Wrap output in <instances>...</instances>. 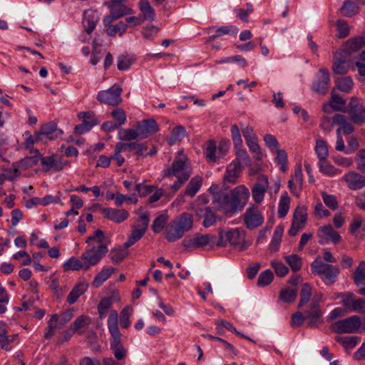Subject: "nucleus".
I'll use <instances>...</instances> for the list:
<instances>
[{
	"label": "nucleus",
	"mask_w": 365,
	"mask_h": 365,
	"mask_svg": "<svg viewBox=\"0 0 365 365\" xmlns=\"http://www.w3.org/2000/svg\"><path fill=\"white\" fill-rule=\"evenodd\" d=\"M209 192L212 195V207L225 214L241 211L250 198V191L243 185L237 186L230 192L213 185L209 188Z\"/></svg>",
	"instance_id": "f257e3e1"
},
{
	"label": "nucleus",
	"mask_w": 365,
	"mask_h": 365,
	"mask_svg": "<svg viewBox=\"0 0 365 365\" xmlns=\"http://www.w3.org/2000/svg\"><path fill=\"white\" fill-rule=\"evenodd\" d=\"M118 313L116 310L110 312L108 319V329L111 335L110 349L117 360L123 359L127 354L126 349L121 343L122 334L118 326Z\"/></svg>",
	"instance_id": "f03ea898"
},
{
	"label": "nucleus",
	"mask_w": 365,
	"mask_h": 365,
	"mask_svg": "<svg viewBox=\"0 0 365 365\" xmlns=\"http://www.w3.org/2000/svg\"><path fill=\"white\" fill-rule=\"evenodd\" d=\"M361 327L365 330V319L362 322L359 316L353 315L331 324L330 329L336 334H353L356 333Z\"/></svg>",
	"instance_id": "7ed1b4c3"
},
{
	"label": "nucleus",
	"mask_w": 365,
	"mask_h": 365,
	"mask_svg": "<svg viewBox=\"0 0 365 365\" xmlns=\"http://www.w3.org/2000/svg\"><path fill=\"white\" fill-rule=\"evenodd\" d=\"M108 251V249L104 244H101L98 246L92 245V247L81 255L84 270H88L91 267L96 265L106 256Z\"/></svg>",
	"instance_id": "20e7f679"
},
{
	"label": "nucleus",
	"mask_w": 365,
	"mask_h": 365,
	"mask_svg": "<svg viewBox=\"0 0 365 365\" xmlns=\"http://www.w3.org/2000/svg\"><path fill=\"white\" fill-rule=\"evenodd\" d=\"M311 269L314 274L319 276H324L327 280L326 284L328 285L334 284L339 274V268L318 259L312 262Z\"/></svg>",
	"instance_id": "39448f33"
},
{
	"label": "nucleus",
	"mask_w": 365,
	"mask_h": 365,
	"mask_svg": "<svg viewBox=\"0 0 365 365\" xmlns=\"http://www.w3.org/2000/svg\"><path fill=\"white\" fill-rule=\"evenodd\" d=\"M133 13V10L123 4L122 0H111L110 4V14L103 18V25H110V23L124 16Z\"/></svg>",
	"instance_id": "423d86ee"
},
{
	"label": "nucleus",
	"mask_w": 365,
	"mask_h": 365,
	"mask_svg": "<svg viewBox=\"0 0 365 365\" xmlns=\"http://www.w3.org/2000/svg\"><path fill=\"white\" fill-rule=\"evenodd\" d=\"M347 108L350 120L353 123L359 125L365 123V106L359 98L351 97Z\"/></svg>",
	"instance_id": "0eeeda50"
},
{
	"label": "nucleus",
	"mask_w": 365,
	"mask_h": 365,
	"mask_svg": "<svg viewBox=\"0 0 365 365\" xmlns=\"http://www.w3.org/2000/svg\"><path fill=\"white\" fill-rule=\"evenodd\" d=\"M121 93L122 88L119 86L115 84L108 90L98 92L97 99L102 103L113 106H117L122 101Z\"/></svg>",
	"instance_id": "6e6552de"
},
{
	"label": "nucleus",
	"mask_w": 365,
	"mask_h": 365,
	"mask_svg": "<svg viewBox=\"0 0 365 365\" xmlns=\"http://www.w3.org/2000/svg\"><path fill=\"white\" fill-rule=\"evenodd\" d=\"M186 173L189 174L190 178L191 175V169L186 163V158L185 157H180L174 160L171 168L165 170V176L170 177L174 175L176 178H180L183 177Z\"/></svg>",
	"instance_id": "1a4fd4ad"
},
{
	"label": "nucleus",
	"mask_w": 365,
	"mask_h": 365,
	"mask_svg": "<svg viewBox=\"0 0 365 365\" xmlns=\"http://www.w3.org/2000/svg\"><path fill=\"white\" fill-rule=\"evenodd\" d=\"M263 222L264 217L257 207L252 206L246 210L244 214V222L248 229H255L260 226Z\"/></svg>",
	"instance_id": "9d476101"
},
{
	"label": "nucleus",
	"mask_w": 365,
	"mask_h": 365,
	"mask_svg": "<svg viewBox=\"0 0 365 365\" xmlns=\"http://www.w3.org/2000/svg\"><path fill=\"white\" fill-rule=\"evenodd\" d=\"M63 134L61 129L57 128V125L53 122H49L43 125L38 133H36V140L43 139L54 140Z\"/></svg>",
	"instance_id": "9b49d317"
},
{
	"label": "nucleus",
	"mask_w": 365,
	"mask_h": 365,
	"mask_svg": "<svg viewBox=\"0 0 365 365\" xmlns=\"http://www.w3.org/2000/svg\"><path fill=\"white\" fill-rule=\"evenodd\" d=\"M329 85V73L326 68H320L317 74V80L312 84V89L319 95H324Z\"/></svg>",
	"instance_id": "f8f14e48"
},
{
	"label": "nucleus",
	"mask_w": 365,
	"mask_h": 365,
	"mask_svg": "<svg viewBox=\"0 0 365 365\" xmlns=\"http://www.w3.org/2000/svg\"><path fill=\"white\" fill-rule=\"evenodd\" d=\"M215 236L212 235H196L192 237L185 238L183 240V245L187 248H200L215 243Z\"/></svg>",
	"instance_id": "ddd939ff"
},
{
	"label": "nucleus",
	"mask_w": 365,
	"mask_h": 365,
	"mask_svg": "<svg viewBox=\"0 0 365 365\" xmlns=\"http://www.w3.org/2000/svg\"><path fill=\"white\" fill-rule=\"evenodd\" d=\"M365 45V34L347 40L341 47L339 53L346 57L359 51Z\"/></svg>",
	"instance_id": "4468645a"
},
{
	"label": "nucleus",
	"mask_w": 365,
	"mask_h": 365,
	"mask_svg": "<svg viewBox=\"0 0 365 365\" xmlns=\"http://www.w3.org/2000/svg\"><path fill=\"white\" fill-rule=\"evenodd\" d=\"M41 164L43 167V170L48 173L50 170L53 172H58L62 170L65 166L68 165V162H63L61 158H57L56 155H50L41 157Z\"/></svg>",
	"instance_id": "2eb2a0df"
},
{
	"label": "nucleus",
	"mask_w": 365,
	"mask_h": 365,
	"mask_svg": "<svg viewBox=\"0 0 365 365\" xmlns=\"http://www.w3.org/2000/svg\"><path fill=\"white\" fill-rule=\"evenodd\" d=\"M307 215L303 207H297L293 215L292 226L289 230L290 236H295L306 223Z\"/></svg>",
	"instance_id": "dca6fc26"
},
{
	"label": "nucleus",
	"mask_w": 365,
	"mask_h": 365,
	"mask_svg": "<svg viewBox=\"0 0 365 365\" xmlns=\"http://www.w3.org/2000/svg\"><path fill=\"white\" fill-rule=\"evenodd\" d=\"M342 180L345 182L347 187L352 190H360L365 187V177L355 171L346 173Z\"/></svg>",
	"instance_id": "f3484780"
},
{
	"label": "nucleus",
	"mask_w": 365,
	"mask_h": 365,
	"mask_svg": "<svg viewBox=\"0 0 365 365\" xmlns=\"http://www.w3.org/2000/svg\"><path fill=\"white\" fill-rule=\"evenodd\" d=\"M345 109L346 101L339 95L336 94L333 89L330 101L322 106L323 111L326 113H331L333 111H345Z\"/></svg>",
	"instance_id": "a211bd4d"
},
{
	"label": "nucleus",
	"mask_w": 365,
	"mask_h": 365,
	"mask_svg": "<svg viewBox=\"0 0 365 365\" xmlns=\"http://www.w3.org/2000/svg\"><path fill=\"white\" fill-rule=\"evenodd\" d=\"M135 127L139 132L140 139L146 138L158 130V126L154 119L138 121Z\"/></svg>",
	"instance_id": "6ab92c4d"
},
{
	"label": "nucleus",
	"mask_w": 365,
	"mask_h": 365,
	"mask_svg": "<svg viewBox=\"0 0 365 365\" xmlns=\"http://www.w3.org/2000/svg\"><path fill=\"white\" fill-rule=\"evenodd\" d=\"M305 318L307 319V327L312 329L317 328L323 324V312L320 308L309 307L305 312Z\"/></svg>",
	"instance_id": "aec40b11"
},
{
	"label": "nucleus",
	"mask_w": 365,
	"mask_h": 365,
	"mask_svg": "<svg viewBox=\"0 0 365 365\" xmlns=\"http://www.w3.org/2000/svg\"><path fill=\"white\" fill-rule=\"evenodd\" d=\"M258 180L259 182L255 184L252 189V198L256 203H259L263 200L269 187L268 179L266 176H260Z\"/></svg>",
	"instance_id": "412c9836"
},
{
	"label": "nucleus",
	"mask_w": 365,
	"mask_h": 365,
	"mask_svg": "<svg viewBox=\"0 0 365 365\" xmlns=\"http://www.w3.org/2000/svg\"><path fill=\"white\" fill-rule=\"evenodd\" d=\"M242 166L237 161H232L226 169L223 180L226 182L235 183L242 173Z\"/></svg>",
	"instance_id": "4be33fe9"
},
{
	"label": "nucleus",
	"mask_w": 365,
	"mask_h": 365,
	"mask_svg": "<svg viewBox=\"0 0 365 365\" xmlns=\"http://www.w3.org/2000/svg\"><path fill=\"white\" fill-rule=\"evenodd\" d=\"M103 215L116 223H121L129 216V213L125 210H118L115 208H104L102 210Z\"/></svg>",
	"instance_id": "5701e85b"
},
{
	"label": "nucleus",
	"mask_w": 365,
	"mask_h": 365,
	"mask_svg": "<svg viewBox=\"0 0 365 365\" xmlns=\"http://www.w3.org/2000/svg\"><path fill=\"white\" fill-rule=\"evenodd\" d=\"M225 236L227 240L231 245L235 246H239L240 250L242 251L246 249L247 245L244 242V231H242L240 229H235L227 232L225 234Z\"/></svg>",
	"instance_id": "b1692460"
},
{
	"label": "nucleus",
	"mask_w": 365,
	"mask_h": 365,
	"mask_svg": "<svg viewBox=\"0 0 365 365\" xmlns=\"http://www.w3.org/2000/svg\"><path fill=\"white\" fill-rule=\"evenodd\" d=\"M99 16L96 11L92 9L85 11L83 14V26L86 32L91 34L96 28Z\"/></svg>",
	"instance_id": "393cba45"
},
{
	"label": "nucleus",
	"mask_w": 365,
	"mask_h": 365,
	"mask_svg": "<svg viewBox=\"0 0 365 365\" xmlns=\"http://www.w3.org/2000/svg\"><path fill=\"white\" fill-rule=\"evenodd\" d=\"M195 215L204 218L202 225L205 227H209L216 222V215L209 207L195 208Z\"/></svg>",
	"instance_id": "a878e982"
},
{
	"label": "nucleus",
	"mask_w": 365,
	"mask_h": 365,
	"mask_svg": "<svg viewBox=\"0 0 365 365\" xmlns=\"http://www.w3.org/2000/svg\"><path fill=\"white\" fill-rule=\"evenodd\" d=\"M138 8L141 13V18L143 21H153L155 19V12L148 0H140Z\"/></svg>",
	"instance_id": "bb28decb"
},
{
	"label": "nucleus",
	"mask_w": 365,
	"mask_h": 365,
	"mask_svg": "<svg viewBox=\"0 0 365 365\" xmlns=\"http://www.w3.org/2000/svg\"><path fill=\"white\" fill-rule=\"evenodd\" d=\"M346 58L345 56L338 51L334 54L332 66V70L334 73L343 75L348 72L349 66L346 63Z\"/></svg>",
	"instance_id": "cd10ccee"
},
{
	"label": "nucleus",
	"mask_w": 365,
	"mask_h": 365,
	"mask_svg": "<svg viewBox=\"0 0 365 365\" xmlns=\"http://www.w3.org/2000/svg\"><path fill=\"white\" fill-rule=\"evenodd\" d=\"M333 124L338 125L341 127L342 132L344 135H349L354 132V128L347 117L343 114H335L332 118Z\"/></svg>",
	"instance_id": "c85d7f7f"
},
{
	"label": "nucleus",
	"mask_w": 365,
	"mask_h": 365,
	"mask_svg": "<svg viewBox=\"0 0 365 365\" xmlns=\"http://www.w3.org/2000/svg\"><path fill=\"white\" fill-rule=\"evenodd\" d=\"M165 238L169 242H175L182 237L184 233L179 228L177 224L173 220L170 222L165 230Z\"/></svg>",
	"instance_id": "c756f323"
},
{
	"label": "nucleus",
	"mask_w": 365,
	"mask_h": 365,
	"mask_svg": "<svg viewBox=\"0 0 365 365\" xmlns=\"http://www.w3.org/2000/svg\"><path fill=\"white\" fill-rule=\"evenodd\" d=\"M173 221L177 224L184 234L192 227L193 217L190 213L183 212Z\"/></svg>",
	"instance_id": "7c9ffc66"
},
{
	"label": "nucleus",
	"mask_w": 365,
	"mask_h": 365,
	"mask_svg": "<svg viewBox=\"0 0 365 365\" xmlns=\"http://www.w3.org/2000/svg\"><path fill=\"white\" fill-rule=\"evenodd\" d=\"M88 284L80 283L76 285L67 297V302L70 304H74L77 299L86 291Z\"/></svg>",
	"instance_id": "2f4dec72"
},
{
	"label": "nucleus",
	"mask_w": 365,
	"mask_h": 365,
	"mask_svg": "<svg viewBox=\"0 0 365 365\" xmlns=\"http://www.w3.org/2000/svg\"><path fill=\"white\" fill-rule=\"evenodd\" d=\"M16 335H7L6 324L0 322V347L3 349L8 350V345L11 343Z\"/></svg>",
	"instance_id": "473e14b6"
},
{
	"label": "nucleus",
	"mask_w": 365,
	"mask_h": 365,
	"mask_svg": "<svg viewBox=\"0 0 365 365\" xmlns=\"http://www.w3.org/2000/svg\"><path fill=\"white\" fill-rule=\"evenodd\" d=\"M120 145L125 152L128 150H134L135 155L138 156L144 155V153L147 151V146L145 143H138L135 142L132 143H122L120 142Z\"/></svg>",
	"instance_id": "72a5a7b5"
},
{
	"label": "nucleus",
	"mask_w": 365,
	"mask_h": 365,
	"mask_svg": "<svg viewBox=\"0 0 365 365\" xmlns=\"http://www.w3.org/2000/svg\"><path fill=\"white\" fill-rule=\"evenodd\" d=\"M284 232V228L282 226H277L274 232L271 242L269 245V250L271 252H275L278 250L282 235Z\"/></svg>",
	"instance_id": "f704fd0d"
},
{
	"label": "nucleus",
	"mask_w": 365,
	"mask_h": 365,
	"mask_svg": "<svg viewBox=\"0 0 365 365\" xmlns=\"http://www.w3.org/2000/svg\"><path fill=\"white\" fill-rule=\"evenodd\" d=\"M62 326L59 323V316L56 314H52L48 322V331L45 333V338L50 339L56 333V330L61 329Z\"/></svg>",
	"instance_id": "c9c22d12"
},
{
	"label": "nucleus",
	"mask_w": 365,
	"mask_h": 365,
	"mask_svg": "<svg viewBox=\"0 0 365 365\" xmlns=\"http://www.w3.org/2000/svg\"><path fill=\"white\" fill-rule=\"evenodd\" d=\"M118 135L119 139L123 141L140 139L139 132L136 127L135 128H120L118 130Z\"/></svg>",
	"instance_id": "e433bc0d"
},
{
	"label": "nucleus",
	"mask_w": 365,
	"mask_h": 365,
	"mask_svg": "<svg viewBox=\"0 0 365 365\" xmlns=\"http://www.w3.org/2000/svg\"><path fill=\"white\" fill-rule=\"evenodd\" d=\"M115 271L114 268H104L95 277L92 282V286L98 288L109 278L111 274Z\"/></svg>",
	"instance_id": "4c0bfd02"
},
{
	"label": "nucleus",
	"mask_w": 365,
	"mask_h": 365,
	"mask_svg": "<svg viewBox=\"0 0 365 365\" xmlns=\"http://www.w3.org/2000/svg\"><path fill=\"white\" fill-rule=\"evenodd\" d=\"M127 249L128 248H125L123 245V246L111 250L109 254L111 261L114 263H118L123 260L128 255Z\"/></svg>",
	"instance_id": "58836bf2"
},
{
	"label": "nucleus",
	"mask_w": 365,
	"mask_h": 365,
	"mask_svg": "<svg viewBox=\"0 0 365 365\" xmlns=\"http://www.w3.org/2000/svg\"><path fill=\"white\" fill-rule=\"evenodd\" d=\"M202 186V179L200 177H195L188 182L185 190V194L191 197H194Z\"/></svg>",
	"instance_id": "ea45409f"
},
{
	"label": "nucleus",
	"mask_w": 365,
	"mask_h": 365,
	"mask_svg": "<svg viewBox=\"0 0 365 365\" xmlns=\"http://www.w3.org/2000/svg\"><path fill=\"white\" fill-rule=\"evenodd\" d=\"M359 10V8L358 5L350 0L344 1L341 8L340 9L341 14L346 17H351L356 15L358 14Z\"/></svg>",
	"instance_id": "a19ab883"
},
{
	"label": "nucleus",
	"mask_w": 365,
	"mask_h": 365,
	"mask_svg": "<svg viewBox=\"0 0 365 365\" xmlns=\"http://www.w3.org/2000/svg\"><path fill=\"white\" fill-rule=\"evenodd\" d=\"M91 323V319L86 315H81L77 317L71 325L75 332L82 334L81 329Z\"/></svg>",
	"instance_id": "79ce46f5"
},
{
	"label": "nucleus",
	"mask_w": 365,
	"mask_h": 365,
	"mask_svg": "<svg viewBox=\"0 0 365 365\" xmlns=\"http://www.w3.org/2000/svg\"><path fill=\"white\" fill-rule=\"evenodd\" d=\"M112 23H110V25L104 26L106 28V32L108 36H113L116 34H118L120 36H122L126 31L128 25L123 21H119L115 25H112Z\"/></svg>",
	"instance_id": "37998d69"
},
{
	"label": "nucleus",
	"mask_w": 365,
	"mask_h": 365,
	"mask_svg": "<svg viewBox=\"0 0 365 365\" xmlns=\"http://www.w3.org/2000/svg\"><path fill=\"white\" fill-rule=\"evenodd\" d=\"M78 118L88 126V128H92L98 123L97 118L93 112H81L78 114Z\"/></svg>",
	"instance_id": "c03bdc74"
},
{
	"label": "nucleus",
	"mask_w": 365,
	"mask_h": 365,
	"mask_svg": "<svg viewBox=\"0 0 365 365\" xmlns=\"http://www.w3.org/2000/svg\"><path fill=\"white\" fill-rule=\"evenodd\" d=\"M246 144L250 152L254 154V158L257 160H262L263 155L258 144L257 136L252 139H247Z\"/></svg>",
	"instance_id": "a18cd8bd"
},
{
	"label": "nucleus",
	"mask_w": 365,
	"mask_h": 365,
	"mask_svg": "<svg viewBox=\"0 0 365 365\" xmlns=\"http://www.w3.org/2000/svg\"><path fill=\"white\" fill-rule=\"evenodd\" d=\"M113 305V298L112 297H105L103 298L98 305V312L101 319H103L108 314V311L110 309Z\"/></svg>",
	"instance_id": "49530a36"
},
{
	"label": "nucleus",
	"mask_w": 365,
	"mask_h": 365,
	"mask_svg": "<svg viewBox=\"0 0 365 365\" xmlns=\"http://www.w3.org/2000/svg\"><path fill=\"white\" fill-rule=\"evenodd\" d=\"M312 294V289L308 283H304L302 286L300 291V299L298 304V307L302 308L309 301Z\"/></svg>",
	"instance_id": "de8ad7c7"
},
{
	"label": "nucleus",
	"mask_w": 365,
	"mask_h": 365,
	"mask_svg": "<svg viewBox=\"0 0 365 365\" xmlns=\"http://www.w3.org/2000/svg\"><path fill=\"white\" fill-rule=\"evenodd\" d=\"M315 152L319 161L327 160L329 150L327 143L322 139H318L316 140Z\"/></svg>",
	"instance_id": "09e8293b"
},
{
	"label": "nucleus",
	"mask_w": 365,
	"mask_h": 365,
	"mask_svg": "<svg viewBox=\"0 0 365 365\" xmlns=\"http://www.w3.org/2000/svg\"><path fill=\"white\" fill-rule=\"evenodd\" d=\"M83 262V261L82 260L81 256L80 259H77L76 257H72L63 264V269L66 271H77L80 269L84 270V264Z\"/></svg>",
	"instance_id": "8fccbe9b"
},
{
	"label": "nucleus",
	"mask_w": 365,
	"mask_h": 365,
	"mask_svg": "<svg viewBox=\"0 0 365 365\" xmlns=\"http://www.w3.org/2000/svg\"><path fill=\"white\" fill-rule=\"evenodd\" d=\"M335 83L339 90L345 93H349L354 86L353 81L349 76L338 78L335 81Z\"/></svg>",
	"instance_id": "3c124183"
},
{
	"label": "nucleus",
	"mask_w": 365,
	"mask_h": 365,
	"mask_svg": "<svg viewBox=\"0 0 365 365\" xmlns=\"http://www.w3.org/2000/svg\"><path fill=\"white\" fill-rule=\"evenodd\" d=\"M286 262L289 264L292 272H296L301 269L302 265V258L296 254H292L284 257Z\"/></svg>",
	"instance_id": "603ef678"
},
{
	"label": "nucleus",
	"mask_w": 365,
	"mask_h": 365,
	"mask_svg": "<svg viewBox=\"0 0 365 365\" xmlns=\"http://www.w3.org/2000/svg\"><path fill=\"white\" fill-rule=\"evenodd\" d=\"M319 170L329 176H334L340 174V170L334 168L331 164L329 163L327 160H323L319 162Z\"/></svg>",
	"instance_id": "864d4df0"
},
{
	"label": "nucleus",
	"mask_w": 365,
	"mask_h": 365,
	"mask_svg": "<svg viewBox=\"0 0 365 365\" xmlns=\"http://www.w3.org/2000/svg\"><path fill=\"white\" fill-rule=\"evenodd\" d=\"M343 300H341V304L345 310L352 312L356 297L354 294L350 292H345V294H342Z\"/></svg>",
	"instance_id": "5fc2aeb1"
},
{
	"label": "nucleus",
	"mask_w": 365,
	"mask_h": 365,
	"mask_svg": "<svg viewBox=\"0 0 365 365\" xmlns=\"http://www.w3.org/2000/svg\"><path fill=\"white\" fill-rule=\"evenodd\" d=\"M185 135V129L182 125H178L174 128L168 138V143L173 145L178 141H180Z\"/></svg>",
	"instance_id": "6e6d98bb"
},
{
	"label": "nucleus",
	"mask_w": 365,
	"mask_h": 365,
	"mask_svg": "<svg viewBox=\"0 0 365 365\" xmlns=\"http://www.w3.org/2000/svg\"><path fill=\"white\" fill-rule=\"evenodd\" d=\"M290 198L287 193L282 195L280 197L278 206V215L283 218L287 214L289 209Z\"/></svg>",
	"instance_id": "4d7b16f0"
},
{
	"label": "nucleus",
	"mask_w": 365,
	"mask_h": 365,
	"mask_svg": "<svg viewBox=\"0 0 365 365\" xmlns=\"http://www.w3.org/2000/svg\"><path fill=\"white\" fill-rule=\"evenodd\" d=\"M143 230H140L134 227H132L130 235L128 240L124 243L125 248H128L133 245L136 242L140 240L145 235Z\"/></svg>",
	"instance_id": "13d9d810"
},
{
	"label": "nucleus",
	"mask_w": 365,
	"mask_h": 365,
	"mask_svg": "<svg viewBox=\"0 0 365 365\" xmlns=\"http://www.w3.org/2000/svg\"><path fill=\"white\" fill-rule=\"evenodd\" d=\"M335 340L341 344L345 349H352L357 344L359 338L356 336H336Z\"/></svg>",
	"instance_id": "bf43d9fd"
},
{
	"label": "nucleus",
	"mask_w": 365,
	"mask_h": 365,
	"mask_svg": "<svg viewBox=\"0 0 365 365\" xmlns=\"http://www.w3.org/2000/svg\"><path fill=\"white\" fill-rule=\"evenodd\" d=\"M354 283L359 286L365 281V262L361 261L353 274Z\"/></svg>",
	"instance_id": "052dcab7"
},
{
	"label": "nucleus",
	"mask_w": 365,
	"mask_h": 365,
	"mask_svg": "<svg viewBox=\"0 0 365 365\" xmlns=\"http://www.w3.org/2000/svg\"><path fill=\"white\" fill-rule=\"evenodd\" d=\"M133 308L130 306H126L124 307L120 313V323L122 327L127 329L130 325L129 320L130 317L133 313Z\"/></svg>",
	"instance_id": "680f3d73"
},
{
	"label": "nucleus",
	"mask_w": 365,
	"mask_h": 365,
	"mask_svg": "<svg viewBox=\"0 0 365 365\" xmlns=\"http://www.w3.org/2000/svg\"><path fill=\"white\" fill-rule=\"evenodd\" d=\"M217 147L215 143L212 140H209L205 147V155L209 162H215L217 158H219L216 155Z\"/></svg>",
	"instance_id": "e2e57ef3"
},
{
	"label": "nucleus",
	"mask_w": 365,
	"mask_h": 365,
	"mask_svg": "<svg viewBox=\"0 0 365 365\" xmlns=\"http://www.w3.org/2000/svg\"><path fill=\"white\" fill-rule=\"evenodd\" d=\"M117 67L120 71L128 70L131 64L133 63L134 59L132 56L128 55H120L117 59Z\"/></svg>",
	"instance_id": "0e129e2a"
},
{
	"label": "nucleus",
	"mask_w": 365,
	"mask_h": 365,
	"mask_svg": "<svg viewBox=\"0 0 365 365\" xmlns=\"http://www.w3.org/2000/svg\"><path fill=\"white\" fill-rule=\"evenodd\" d=\"M320 232L327 238L331 240L334 243H337L341 240V236L337 232L334 230L331 225L321 227Z\"/></svg>",
	"instance_id": "69168bd1"
},
{
	"label": "nucleus",
	"mask_w": 365,
	"mask_h": 365,
	"mask_svg": "<svg viewBox=\"0 0 365 365\" xmlns=\"http://www.w3.org/2000/svg\"><path fill=\"white\" fill-rule=\"evenodd\" d=\"M321 195L324 204L331 210H335L338 208L339 204L337 199L335 195H329L327 192L323 191L321 192Z\"/></svg>",
	"instance_id": "338daca9"
},
{
	"label": "nucleus",
	"mask_w": 365,
	"mask_h": 365,
	"mask_svg": "<svg viewBox=\"0 0 365 365\" xmlns=\"http://www.w3.org/2000/svg\"><path fill=\"white\" fill-rule=\"evenodd\" d=\"M168 216L165 214L158 215L153 222L152 229L154 232H160L167 222Z\"/></svg>",
	"instance_id": "774afa93"
}]
</instances>
